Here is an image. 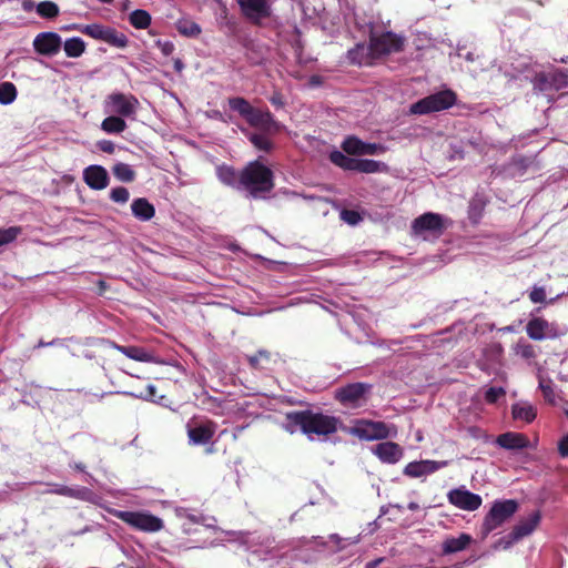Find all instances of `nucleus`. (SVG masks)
Masks as SVG:
<instances>
[{
  "instance_id": "1",
  "label": "nucleus",
  "mask_w": 568,
  "mask_h": 568,
  "mask_svg": "<svg viewBox=\"0 0 568 568\" xmlns=\"http://www.w3.org/2000/svg\"><path fill=\"white\" fill-rule=\"evenodd\" d=\"M227 103L232 111L237 112L251 128L258 131L247 134L253 146L258 151L272 152L274 143L268 136L277 134L283 129L272 112L268 109L254 108L248 100L242 97L229 98Z\"/></svg>"
},
{
  "instance_id": "2",
  "label": "nucleus",
  "mask_w": 568,
  "mask_h": 568,
  "mask_svg": "<svg viewBox=\"0 0 568 568\" xmlns=\"http://www.w3.org/2000/svg\"><path fill=\"white\" fill-rule=\"evenodd\" d=\"M285 428L291 434L300 429L311 437L329 436L337 432L339 419L335 416L315 413L311 409L288 412L285 415Z\"/></svg>"
},
{
  "instance_id": "3",
  "label": "nucleus",
  "mask_w": 568,
  "mask_h": 568,
  "mask_svg": "<svg viewBox=\"0 0 568 568\" xmlns=\"http://www.w3.org/2000/svg\"><path fill=\"white\" fill-rule=\"evenodd\" d=\"M274 172L260 160L248 162L241 170V190L252 199H266L275 187Z\"/></svg>"
},
{
  "instance_id": "4",
  "label": "nucleus",
  "mask_w": 568,
  "mask_h": 568,
  "mask_svg": "<svg viewBox=\"0 0 568 568\" xmlns=\"http://www.w3.org/2000/svg\"><path fill=\"white\" fill-rule=\"evenodd\" d=\"M456 101V93L447 89L418 100L410 105L409 111L412 114H429L447 110L452 108Z\"/></svg>"
},
{
  "instance_id": "5",
  "label": "nucleus",
  "mask_w": 568,
  "mask_h": 568,
  "mask_svg": "<svg viewBox=\"0 0 568 568\" xmlns=\"http://www.w3.org/2000/svg\"><path fill=\"white\" fill-rule=\"evenodd\" d=\"M518 507L519 505L515 499L496 500L481 524L483 536H488L493 530L501 526L518 510Z\"/></svg>"
},
{
  "instance_id": "6",
  "label": "nucleus",
  "mask_w": 568,
  "mask_h": 568,
  "mask_svg": "<svg viewBox=\"0 0 568 568\" xmlns=\"http://www.w3.org/2000/svg\"><path fill=\"white\" fill-rule=\"evenodd\" d=\"M405 38L392 31L381 34L371 33L368 50L373 58H379L404 50Z\"/></svg>"
},
{
  "instance_id": "7",
  "label": "nucleus",
  "mask_w": 568,
  "mask_h": 568,
  "mask_svg": "<svg viewBox=\"0 0 568 568\" xmlns=\"http://www.w3.org/2000/svg\"><path fill=\"white\" fill-rule=\"evenodd\" d=\"M114 516L132 528L144 532H156L163 527V520L150 513L116 510Z\"/></svg>"
},
{
  "instance_id": "8",
  "label": "nucleus",
  "mask_w": 568,
  "mask_h": 568,
  "mask_svg": "<svg viewBox=\"0 0 568 568\" xmlns=\"http://www.w3.org/2000/svg\"><path fill=\"white\" fill-rule=\"evenodd\" d=\"M140 105L133 94L112 92L105 97L103 106L105 113L118 114L123 118H134Z\"/></svg>"
},
{
  "instance_id": "9",
  "label": "nucleus",
  "mask_w": 568,
  "mask_h": 568,
  "mask_svg": "<svg viewBox=\"0 0 568 568\" xmlns=\"http://www.w3.org/2000/svg\"><path fill=\"white\" fill-rule=\"evenodd\" d=\"M526 333L532 341H542L559 338L567 333V329L555 322H548L544 317H532L526 325Z\"/></svg>"
},
{
  "instance_id": "10",
  "label": "nucleus",
  "mask_w": 568,
  "mask_h": 568,
  "mask_svg": "<svg viewBox=\"0 0 568 568\" xmlns=\"http://www.w3.org/2000/svg\"><path fill=\"white\" fill-rule=\"evenodd\" d=\"M352 434L364 440H381L390 436V427L384 422L359 419L352 428Z\"/></svg>"
},
{
  "instance_id": "11",
  "label": "nucleus",
  "mask_w": 568,
  "mask_h": 568,
  "mask_svg": "<svg viewBox=\"0 0 568 568\" xmlns=\"http://www.w3.org/2000/svg\"><path fill=\"white\" fill-rule=\"evenodd\" d=\"M372 385L367 383H351L336 389L335 398L344 406L358 407L366 400Z\"/></svg>"
},
{
  "instance_id": "12",
  "label": "nucleus",
  "mask_w": 568,
  "mask_h": 568,
  "mask_svg": "<svg viewBox=\"0 0 568 568\" xmlns=\"http://www.w3.org/2000/svg\"><path fill=\"white\" fill-rule=\"evenodd\" d=\"M568 85V74L564 70L537 73L534 88L541 92L559 91Z\"/></svg>"
},
{
  "instance_id": "13",
  "label": "nucleus",
  "mask_w": 568,
  "mask_h": 568,
  "mask_svg": "<svg viewBox=\"0 0 568 568\" xmlns=\"http://www.w3.org/2000/svg\"><path fill=\"white\" fill-rule=\"evenodd\" d=\"M447 499L453 506L467 511L477 510L483 504V499L479 495L464 487L448 491Z\"/></svg>"
},
{
  "instance_id": "14",
  "label": "nucleus",
  "mask_w": 568,
  "mask_h": 568,
  "mask_svg": "<svg viewBox=\"0 0 568 568\" xmlns=\"http://www.w3.org/2000/svg\"><path fill=\"white\" fill-rule=\"evenodd\" d=\"M239 4L243 14L256 26H261L262 19L271 16L266 0H240Z\"/></svg>"
},
{
  "instance_id": "15",
  "label": "nucleus",
  "mask_w": 568,
  "mask_h": 568,
  "mask_svg": "<svg viewBox=\"0 0 568 568\" xmlns=\"http://www.w3.org/2000/svg\"><path fill=\"white\" fill-rule=\"evenodd\" d=\"M62 45L61 37L55 32H41L33 40L36 52L41 55L52 57L57 54Z\"/></svg>"
},
{
  "instance_id": "16",
  "label": "nucleus",
  "mask_w": 568,
  "mask_h": 568,
  "mask_svg": "<svg viewBox=\"0 0 568 568\" xmlns=\"http://www.w3.org/2000/svg\"><path fill=\"white\" fill-rule=\"evenodd\" d=\"M412 229L416 234L424 232L442 234L446 226L440 214L427 212L413 221Z\"/></svg>"
},
{
  "instance_id": "17",
  "label": "nucleus",
  "mask_w": 568,
  "mask_h": 568,
  "mask_svg": "<svg viewBox=\"0 0 568 568\" xmlns=\"http://www.w3.org/2000/svg\"><path fill=\"white\" fill-rule=\"evenodd\" d=\"M216 423L206 419L194 426H187V437L193 445H205L211 442L216 430Z\"/></svg>"
},
{
  "instance_id": "18",
  "label": "nucleus",
  "mask_w": 568,
  "mask_h": 568,
  "mask_svg": "<svg viewBox=\"0 0 568 568\" xmlns=\"http://www.w3.org/2000/svg\"><path fill=\"white\" fill-rule=\"evenodd\" d=\"M83 180L92 190H103L109 185L108 171L101 165H90L83 171Z\"/></svg>"
},
{
  "instance_id": "19",
  "label": "nucleus",
  "mask_w": 568,
  "mask_h": 568,
  "mask_svg": "<svg viewBox=\"0 0 568 568\" xmlns=\"http://www.w3.org/2000/svg\"><path fill=\"white\" fill-rule=\"evenodd\" d=\"M373 453L386 464H396L403 457V448L394 442H383L373 448Z\"/></svg>"
},
{
  "instance_id": "20",
  "label": "nucleus",
  "mask_w": 568,
  "mask_h": 568,
  "mask_svg": "<svg viewBox=\"0 0 568 568\" xmlns=\"http://www.w3.org/2000/svg\"><path fill=\"white\" fill-rule=\"evenodd\" d=\"M496 444L509 450L524 449L528 447L529 439L525 434L507 432L496 438Z\"/></svg>"
},
{
  "instance_id": "21",
  "label": "nucleus",
  "mask_w": 568,
  "mask_h": 568,
  "mask_svg": "<svg viewBox=\"0 0 568 568\" xmlns=\"http://www.w3.org/2000/svg\"><path fill=\"white\" fill-rule=\"evenodd\" d=\"M540 521V513L534 511L527 518L520 520L514 526L510 536L513 539L518 540L530 535Z\"/></svg>"
},
{
  "instance_id": "22",
  "label": "nucleus",
  "mask_w": 568,
  "mask_h": 568,
  "mask_svg": "<svg viewBox=\"0 0 568 568\" xmlns=\"http://www.w3.org/2000/svg\"><path fill=\"white\" fill-rule=\"evenodd\" d=\"M473 542V537L462 532L458 537H447L442 544V555H452L465 550Z\"/></svg>"
},
{
  "instance_id": "23",
  "label": "nucleus",
  "mask_w": 568,
  "mask_h": 568,
  "mask_svg": "<svg viewBox=\"0 0 568 568\" xmlns=\"http://www.w3.org/2000/svg\"><path fill=\"white\" fill-rule=\"evenodd\" d=\"M216 176L221 183L230 187L241 190V171L234 166L222 164L216 168Z\"/></svg>"
},
{
  "instance_id": "24",
  "label": "nucleus",
  "mask_w": 568,
  "mask_h": 568,
  "mask_svg": "<svg viewBox=\"0 0 568 568\" xmlns=\"http://www.w3.org/2000/svg\"><path fill=\"white\" fill-rule=\"evenodd\" d=\"M131 211L135 219L141 222L150 221L155 215V207L145 197L134 199L131 204Z\"/></svg>"
},
{
  "instance_id": "25",
  "label": "nucleus",
  "mask_w": 568,
  "mask_h": 568,
  "mask_svg": "<svg viewBox=\"0 0 568 568\" xmlns=\"http://www.w3.org/2000/svg\"><path fill=\"white\" fill-rule=\"evenodd\" d=\"M114 347L125 355L126 357L142 363H152L154 362V355L152 352L145 349L144 347L133 346V345H118L114 344Z\"/></svg>"
},
{
  "instance_id": "26",
  "label": "nucleus",
  "mask_w": 568,
  "mask_h": 568,
  "mask_svg": "<svg viewBox=\"0 0 568 568\" xmlns=\"http://www.w3.org/2000/svg\"><path fill=\"white\" fill-rule=\"evenodd\" d=\"M49 493L80 500H89L92 495V491L87 487H69L58 484H54L53 488L50 489Z\"/></svg>"
},
{
  "instance_id": "27",
  "label": "nucleus",
  "mask_w": 568,
  "mask_h": 568,
  "mask_svg": "<svg viewBox=\"0 0 568 568\" xmlns=\"http://www.w3.org/2000/svg\"><path fill=\"white\" fill-rule=\"evenodd\" d=\"M128 125L123 116L111 114L101 123V130L108 134H119L126 130Z\"/></svg>"
},
{
  "instance_id": "28",
  "label": "nucleus",
  "mask_w": 568,
  "mask_h": 568,
  "mask_svg": "<svg viewBox=\"0 0 568 568\" xmlns=\"http://www.w3.org/2000/svg\"><path fill=\"white\" fill-rule=\"evenodd\" d=\"M201 402V405L209 413L214 415H222L224 412V402L217 397L210 395L206 390L202 392V394L197 397Z\"/></svg>"
},
{
  "instance_id": "29",
  "label": "nucleus",
  "mask_w": 568,
  "mask_h": 568,
  "mask_svg": "<svg viewBox=\"0 0 568 568\" xmlns=\"http://www.w3.org/2000/svg\"><path fill=\"white\" fill-rule=\"evenodd\" d=\"M329 160L333 164L337 165L343 170L356 172L359 159L347 156L345 153L341 151H333L329 154Z\"/></svg>"
},
{
  "instance_id": "30",
  "label": "nucleus",
  "mask_w": 568,
  "mask_h": 568,
  "mask_svg": "<svg viewBox=\"0 0 568 568\" xmlns=\"http://www.w3.org/2000/svg\"><path fill=\"white\" fill-rule=\"evenodd\" d=\"M356 172L361 173H379L388 172V165L382 161L359 159Z\"/></svg>"
},
{
  "instance_id": "31",
  "label": "nucleus",
  "mask_w": 568,
  "mask_h": 568,
  "mask_svg": "<svg viewBox=\"0 0 568 568\" xmlns=\"http://www.w3.org/2000/svg\"><path fill=\"white\" fill-rule=\"evenodd\" d=\"M247 362L254 369H268L272 363V354L266 349H260L256 354L247 356Z\"/></svg>"
},
{
  "instance_id": "32",
  "label": "nucleus",
  "mask_w": 568,
  "mask_h": 568,
  "mask_svg": "<svg viewBox=\"0 0 568 568\" xmlns=\"http://www.w3.org/2000/svg\"><path fill=\"white\" fill-rule=\"evenodd\" d=\"M511 414L514 419L531 423L537 416V410L532 405L514 404L511 407Z\"/></svg>"
},
{
  "instance_id": "33",
  "label": "nucleus",
  "mask_w": 568,
  "mask_h": 568,
  "mask_svg": "<svg viewBox=\"0 0 568 568\" xmlns=\"http://www.w3.org/2000/svg\"><path fill=\"white\" fill-rule=\"evenodd\" d=\"M63 49L67 57L79 58L85 51V42L79 37H73L65 40Z\"/></svg>"
},
{
  "instance_id": "34",
  "label": "nucleus",
  "mask_w": 568,
  "mask_h": 568,
  "mask_svg": "<svg viewBox=\"0 0 568 568\" xmlns=\"http://www.w3.org/2000/svg\"><path fill=\"white\" fill-rule=\"evenodd\" d=\"M152 21L151 14L143 9H136L129 14V22L135 29H146Z\"/></svg>"
},
{
  "instance_id": "35",
  "label": "nucleus",
  "mask_w": 568,
  "mask_h": 568,
  "mask_svg": "<svg viewBox=\"0 0 568 568\" xmlns=\"http://www.w3.org/2000/svg\"><path fill=\"white\" fill-rule=\"evenodd\" d=\"M103 41L119 49L126 48L129 43V39L124 33L111 27H108Z\"/></svg>"
},
{
  "instance_id": "36",
  "label": "nucleus",
  "mask_w": 568,
  "mask_h": 568,
  "mask_svg": "<svg viewBox=\"0 0 568 568\" xmlns=\"http://www.w3.org/2000/svg\"><path fill=\"white\" fill-rule=\"evenodd\" d=\"M364 141L355 135L347 136L343 143L342 149L348 155H362Z\"/></svg>"
},
{
  "instance_id": "37",
  "label": "nucleus",
  "mask_w": 568,
  "mask_h": 568,
  "mask_svg": "<svg viewBox=\"0 0 568 568\" xmlns=\"http://www.w3.org/2000/svg\"><path fill=\"white\" fill-rule=\"evenodd\" d=\"M176 30L185 36V37H191V38H195L197 37L200 33H201V28L200 26L192 21V20H187V19H181L176 22Z\"/></svg>"
},
{
  "instance_id": "38",
  "label": "nucleus",
  "mask_w": 568,
  "mask_h": 568,
  "mask_svg": "<svg viewBox=\"0 0 568 568\" xmlns=\"http://www.w3.org/2000/svg\"><path fill=\"white\" fill-rule=\"evenodd\" d=\"M18 95L16 85L12 82L0 83V104H11Z\"/></svg>"
},
{
  "instance_id": "39",
  "label": "nucleus",
  "mask_w": 568,
  "mask_h": 568,
  "mask_svg": "<svg viewBox=\"0 0 568 568\" xmlns=\"http://www.w3.org/2000/svg\"><path fill=\"white\" fill-rule=\"evenodd\" d=\"M114 176L122 182H132L135 179L134 170L126 163H118L113 166Z\"/></svg>"
},
{
  "instance_id": "40",
  "label": "nucleus",
  "mask_w": 568,
  "mask_h": 568,
  "mask_svg": "<svg viewBox=\"0 0 568 568\" xmlns=\"http://www.w3.org/2000/svg\"><path fill=\"white\" fill-rule=\"evenodd\" d=\"M37 12L45 19H53L59 16V7L52 1H42L37 6Z\"/></svg>"
},
{
  "instance_id": "41",
  "label": "nucleus",
  "mask_w": 568,
  "mask_h": 568,
  "mask_svg": "<svg viewBox=\"0 0 568 568\" xmlns=\"http://www.w3.org/2000/svg\"><path fill=\"white\" fill-rule=\"evenodd\" d=\"M514 349L516 355L527 361L534 359L537 356L535 346L524 341H519Z\"/></svg>"
},
{
  "instance_id": "42",
  "label": "nucleus",
  "mask_w": 568,
  "mask_h": 568,
  "mask_svg": "<svg viewBox=\"0 0 568 568\" xmlns=\"http://www.w3.org/2000/svg\"><path fill=\"white\" fill-rule=\"evenodd\" d=\"M106 29H108V27H104L102 24L92 23V24L84 26L81 29V32L91 37L92 39L103 41Z\"/></svg>"
},
{
  "instance_id": "43",
  "label": "nucleus",
  "mask_w": 568,
  "mask_h": 568,
  "mask_svg": "<svg viewBox=\"0 0 568 568\" xmlns=\"http://www.w3.org/2000/svg\"><path fill=\"white\" fill-rule=\"evenodd\" d=\"M20 226H10L8 229H0V246L12 243L21 234Z\"/></svg>"
},
{
  "instance_id": "44",
  "label": "nucleus",
  "mask_w": 568,
  "mask_h": 568,
  "mask_svg": "<svg viewBox=\"0 0 568 568\" xmlns=\"http://www.w3.org/2000/svg\"><path fill=\"white\" fill-rule=\"evenodd\" d=\"M404 475L413 478L427 475V470H425L424 460L408 463L404 468Z\"/></svg>"
},
{
  "instance_id": "45",
  "label": "nucleus",
  "mask_w": 568,
  "mask_h": 568,
  "mask_svg": "<svg viewBox=\"0 0 568 568\" xmlns=\"http://www.w3.org/2000/svg\"><path fill=\"white\" fill-rule=\"evenodd\" d=\"M126 394L132 396V397H135V398H141V399H144V400L158 402L155 399L156 387L154 385H152V384H148L143 388V390H141V392H128Z\"/></svg>"
},
{
  "instance_id": "46",
  "label": "nucleus",
  "mask_w": 568,
  "mask_h": 568,
  "mask_svg": "<svg viewBox=\"0 0 568 568\" xmlns=\"http://www.w3.org/2000/svg\"><path fill=\"white\" fill-rule=\"evenodd\" d=\"M130 193L124 186H118L111 190L110 199L115 203H126L129 201Z\"/></svg>"
},
{
  "instance_id": "47",
  "label": "nucleus",
  "mask_w": 568,
  "mask_h": 568,
  "mask_svg": "<svg viewBox=\"0 0 568 568\" xmlns=\"http://www.w3.org/2000/svg\"><path fill=\"white\" fill-rule=\"evenodd\" d=\"M387 151V146L381 143H366L363 144V152L362 155H376V154H383Z\"/></svg>"
},
{
  "instance_id": "48",
  "label": "nucleus",
  "mask_w": 568,
  "mask_h": 568,
  "mask_svg": "<svg viewBox=\"0 0 568 568\" xmlns=\"http://www.w3.org/2000/svg\"><path fill=\"white\" fill-rule=\"evenodd\" d=\"M505 394L506 390L503 387H489L485 393V400L488 404H495Z\"/></svg>"
},
{
  "instance_id": "49",
  "label": "nucleus",
  "mask_w": 568,
  "mask_h": 568,
  "mask_svg": "<svg viewBox=\"0 0 568 568\" xmlns=\"http://www.w3.org/2000/svg\"><path fill=\"white\" fill-rule=\"evenodd\" d=\"M341 216L346 223L351 225H355L361 221L359 213L354 210H343Z\"/></svg>"
},
{
  "instance_id": "50",
  "label": "nucleus",
  "mask_w": 568,
  "mask_h": 568,
  "mask_svg": "<svg viewBox=\"0 0 568 568\" xmlns=\"http://www.w3.org/2000/svg\"><path fill=\"white\" fill-rule=\"evenodd\" d=\"M532 303H544L546 301V291L544 287L535 286L529 293Z\"/></svg>"
},
{
  "instance_id": "51",
  "label": "nucleus",
  "mask_w": 568,
  "mask_h": 568,
  "mask_svg": "<svg viewBox=\"0 0 568 568\" xmlns=\"http://www.w3.org/2000/svg\"><path fill=\"white\" fill-rule=\"evenodd\" d=\"M155 43L156 47L161 50L162 54L165 57H169L174 52L175 47L171 41L158 40Z\"/></svg>"
},
{
  "instance_id": "52",
  "label": "nucleus",
  "mask_w": 568,
  "mask_h": 568,
  "mask_svg": "<svg viewBox=\"0 0 568 568\" xmlns=\"http://www.w3.org/2000/svg\"><path fill=\"white\" fill-rule=\"evenodd\" d=\"M539 387L542 392V395L544 397L548 400V402H554V397H555V394H554V389H552V386H551V382L549 381L548 383H545L544 381H541L539 383Z\"/></svg>"
},
{
  "instance_id": "53",
  "label": "nucleus",
  "mask_w": 568,
  "mask_h": 568,
  "mask_svg": "<svg viewBox=\"0 0 568 568\" xmlns=\"http://www.w3.org/2000/svg\"><path fill=\"white\" fill-rule=\"evenodd\" d=\"M425 470H427V474L435 473L442 467H445L447 465V462H436V460H424Z\"/></svg>"
},
{
  "instance_id": "54",
  "label": "nucleus",
  "mask_w": 568,
  "mask_h": 568,
  "mask_svg": "<svg viewBox=\"0 0 568 568\" xmlns=\"http://www.w3.org/2000/svg\"><path fill=\"white\" fill-rule=\"evenodd\" d=\"M97 145L100 151L108 153V154H113L115 151V145L110 140H101L97 143Z\"/></svg>"
},
{
  "instance_id": "55",
  "label": "nucleus",
  "mask_w": 568,
  "mask_h": 568,
  "mask_svg": "<svg viewBox=\"0 0 568 568\" xmlns=\"http://www.w3.org/2000/svg\"><path fill=\"white\" fill-rule=\"evenodd\" d=\"M558 452L561 457H568V435L564 436L558 443Z\"/></svg>"
},
{
  "instance_id": "56",
  "label": "nucleus",
  "mask_w": 568,
  "mask_h": 568,
  "mask_svg": "<svg viewBox=\"0 0 568 568\" xmlns=\"http://www.w3.org/2000/svg\"><path fill=\"white\" fill-rule=\"evenodd\" d=\"M270 102L276 106V108H283L284 106V100H283V97L281 93H274L271 98H270Z\"/></svg>"
},
{
  "instance_id": "57",
  "label": "nucleus",
  "mask_w": 568,
  "mask_h": 568,
  "mask_svg": "<svg viewBox=\"0 0 568 568\" xmlns=\"http://www.w3.org/2000/svg\"><path fill=\"white\" fill-rule=\"evenodd\" d=\"M21 6L26 12H30L34 8V3L32 0H21Z\"/></svg>"
},
{
  "instance_id": "58",
  "label": "nucleus",
  "mask_w": 568,
  "mask_h": 568,
  "mask_svg": "<svg viewBox=\"0 0 568 568\" xmlns=\"http://www.w3.org/2000/svg\"><path fill=\"white\" fill-rule=\"evenodd\" d=\"M322 82H323V81H322V77H321V75H316V74H315V75H312V77L310 78V83H311L312 85H320V84H322Z\"/></svg>"
},
{
  "instance_id": "59",
  "label": "nucleus",
  "mask_w": 568,
  "mask_h": 568,
  "mask_svg": "<svg viewBox=\"0 0 568 568\" xmlns=\"http://www.w3.org/2000/svg\"><path fill=\"white\" fill-rule=\"evenodd\" d=\"M73 468H74V469H77V470H79V471H82V473H84V471H85V465H84V464H82V463H75V464L73 465Z\"/></svg>"
},
{
  "instance_id": "60",
  "label": "nucleus",
  "mask_w": 568,
  "mask_h": 568,
  "mask_svg": "<svg viewBox=\"0 0 568 568\" xmlns=\"http://www.w3.org/2000/svg\"><path fill=\"white\" fill-rule=\"evenodd\" d=\"M382 561V559H376V560H373V561H369L366 564V568H376L377 565Z\"/></svg>"
},
{
  "instance_id": "61",
  "label": "nucleus",
  "mask_w": 568,
  "mask_h": 568,
  "mask_svg": "<svg viewBox=\"0 0 568 568\" xmlns=\"http://www.w3.org/2000/svg\"><path fill=\"white\" fill-rule=\"evenodd\" d=\"M183 67L184 65H183V63H182V61L180 59H176L174 61V68H175L176 71H181L183 69Z\"/></svg>"
},
{
  "instance_id": "62",
  "label": "nucleus",
  "mask_w": 568,
  "mask_h": 568,
  "mask_svg": "<svg viewBox=\"0 0 568 568\" xmlns=\"http://www.w3.org/2000/svg\"><path fill=\"white\" fill-rule=\"evenodd\" d=\"M55 343V341H52L50 343H44L43 341H40L39 344H38V347H43V346H47V345H53Z\"/></svg>"
},
{
  "instance_id": "63",
  "label": "nucleus",
  "mask_w": 568,
  "mask_h": 568,
  "mask_svg": "<svg viewBox=\"0 0 568 568\" xmlns=\"http://www.w3.org/2000/svg\"><path fill=\"white\" fill-rule=\"evenodd\" d=\"M354 54H355V51H349V57H351V60H352V61H355V60H356V58L354 57Z\"/></svg>"
},
{
  "instance_id": "64",
  "label": "nucleus",
  "mask_w": 568,
  "mask_h": 568,
  "mask_svg": "<svg viewBox=\"0 0 568 568\" xmlns=\"http://www.w3.org/2000/svg\"><path fill=\"white\" fill-rule=\"evenodd\" d=\"M141 390H143V388H134L131 392H141Z\"/></svg>"
}]
</instances>
